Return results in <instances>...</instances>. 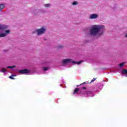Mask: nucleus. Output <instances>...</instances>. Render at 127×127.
Segmentation results:
<instances>
[{
	"label": "nucleus",
	"instance_id": "21",
	"mask_svg": "<svg viewBox=\"0 0 127 127\" xmlns=\"http://www.w3.org/2000/svg\"><path fill=\"white\" fill-rule=\"evenodd\" d=\"M90 93H91V92L88 91V92H87L86 93V94H90Z\"/></svg>",
	"mask_w": 127,
	"mask_h": 127
},
{
	"label": "nucleus",
	"instance_id": "11",
	"mask_svg": "<svg viewBox=\"0 0 127 127\" xmlns=\"http://www.w3.org/2000/svg\"><path fill=\"white\" fill-rule=\"evenodd\" d=\"M79 90L80 89L79 88H75L74 89V91L73 92V95H75V94H77V93H78V92H79Z\"/></svg>",
	"mask_w": 127,
	"mask_h": 127
},
{
	"label": "nucleus",
	"instance_id": "7",
	"mask_svg": "<svg viewBox=\"0 0 127 127\" xmlns=\"http://www.w3.org/2000/svg\"><path fill=\"white\" fill-rule=\"evenodd\" d=\"M4 7H5L4 4L3 3L0 4V10H2V9H3Z\"/></svg>",
	"mask_w": 127,
	"mask_h": 127
},
{
	"label": "nucleus",
	"instance_id": "18",
	"mask_svg": "<svg viewBox=\"0 0 127 127\" xmlns=\"http://www.w3.org/2000/svg\"><path fill=\"white\" fill-rule=\"evenodd\" d=\"M6 71V70L5 69H1L0 72H2V73H5Z\"/></svg>",
	"mask_w": 127,
	"mask_h": 127
},
{
	"label": "nucleus",
	"instance_id": "10",
	"mask_svg": "<svg viewBox=\"0 0 127 127\" xmlns=\"http://www.w3.org/2000/svg\"><path fill=\"white\" fill-rule=\"evenodd\" d=\"M16 76V75H15V74H12L11 76H9V78L10 79H11V80H14V79H15V78H14V77H15Z\"/></svg>",
	"mask_w": 127,
	"mask_h": 127
},
{
	"label": "nucleus",
	"instance_id": "14",
	"mask_svg": "<svg viewBox=\"0 0 127 127\" xmlns=\"http://www.w3.org/2000/svg\"><path fill=\"white\" fill-rule=\"evenodd\" d=\"M49 67L48 66L43 67V71H47V70H49Z\"/></svg>",
	"mask_w": 127,
	"mask_h": 127
},
{
	"label": "nucleus",
	"instance_id": "15",
	"mask_svg": "<svg viewBox=\"0 0 127 127\" xmlns=\"http://www.w3.org/2000/svg\"><path fill=\"white\" fill-rule=\"evenodd\" d=\"M119 66H120L121 67H124V66H125V63H122L121 64H119Z\"/></svg>",
	"mask_w": 127,
	"mask_h": 127
},
{
	"label": "nucleus",
	"instance_id": "12",
	"mask_svg": "<svg viewBox=\"0 0 127 127\" xmlns=\"http://www.w3.org/2000/svg\"><path fill=\"white\" fill-rule=\"evenodd\" d=\"M45 7H51V4L48 3V4H44Z\"/></svg>",
	"mask_w": 127,
	"mask_h": 127
},
{
	"label": "nucleus",
	"instance_id": "20",
	"mask_svg": "<svg viewBox=\"0 0 127 127\" xmlns=\"http://www.w3.org/2000/svg\"><path fill=\"white\" fill-rule=\"evenodd\" d=\"M96 80V78H93V79L92 80L91 82H94V81Z\"/></svg>",
	"mask_w": 127,
	"mask_h": 127
},
{
	"label": "nucleus",
	"instance_id": "8",
	"mask_svg": "<svg viewBox=\"0 0 127 127\" xmlns=\"http://www.w3.org/2000/svg\"><path fill=\"white\" fill-rule=\"evenodd\" d=\"M15 67V65L13 66H8L6 67V68H8V69H10V70H11V71H13V68H14Z\"/></svg>",
	"mask_w": 127,
	"mask_h": 127
},
{
	"label": "nucleus",
	"instance_id": "13",
	"mask_svg": "<svg viewBox=\"0 0 127 127\" xmlns=\"http://www.w3.org/2000/svg\"><path fill=\"white\" fill-rule=\"evenodd\" d=\"M9 33H10V30H5V34H9Z\"/></svg>",
	"mask_w": 127,
	"mask_h": 127
},
{
	"label": "nucleus",
	"instance_id": "2",
	"mask_svg": "<svg viewBox=\"0 0 127 127\" xmlns=\"http://www.w3.org/2000/svg\"><path fill=\"white\" fill-rule=\"evenodd\" d=\"M83 61H82L79 62H75L71 59H64L62 61V63L64 65H66V64H68L69 63H72L73 64H77L78 65H80V64Z\"/></svg>",
	"mask_w": 127,
	"mask_h": 127
},
{
	"label": "nucleus",
	"instance_id": "16",
	"mask_svg": "<svg viewBox=\"0 0 127 127\" xmlns=\"http://www.w3.org/2000/svg\"><path fill=\"white\" fill-rule=\"evenodd\" d=\"M123 74H126L127 75V69H124L122 71Z\"/></svg>",
	"mask_w": 127,
	"mask_h": 127
},
{
	"label": "nucleus",
	"instance_id": "9",
	"mask_svg": "<svg viewBox=\"0 0 127 127\" xmlns=\"http://www.w3.org/2000/svg\"><path fill=\"white\" fill-rule=\"evenodd\" d=\"M58 49H62V48H64V45H59L57 46Z\"/></svg>",
	"mask_w": 127,
	"mask_h": 127
},
{
	"label": "nucleus",
	"instance_id": "6",
	"mask_svg": "<svg viewBox=\"0 0 127 127\" xmlns=\"http://www.w3.org/2000/svg\"><path fill=\"white\" fill-rule=\"evenodd\" d=\"M98 17H99V14L96 13L91 14L89 16L90 19H97Z\"/></svg>",
	"mask_w": 127,
	"mask_h": 127
},
{
	"label": "nucleus",
	"instance_id": "3",
	"mask_svg": "<svg viewBox=\"0 0 127 127\" xmlns=\"http://www.w3.org/2000/svg\"><path fill=\"white\" fill-rule=\"evenodd\" d=\"M47 30V27H46L45 26H44L39 29H36L35 33H37V35H38V36H40L41 35L45 34Z\"/></svg>",
	"mask_w": 127,
	"mask_h": 127
},
{
	"label": "nucleus",
	"instance_id": "17",
	"mask_svg": "<svg viewBox=\"0 0 127 127\" xmlns=\"http://www.w3.org/2000/svg\"><path fill=\"white\" fill-rule=\"evenodd\" d=\"M72 4H73V5H76L78 4V2L76 1H74V2H73Z\"/></svg>",
	"mask_w": 127,
	"mask_h": 127
},
{
	"label": "nucleus",
	"instance_id": "23",
	"mask_svg": "<svg viewBox=\"0 0 127 127\" xmlns=\"http://www.w3.org/2000/svg\"><path fill=\"white\" fill-rule=\"evenodd\" d=\"M125 37H127V33L126 34Z\"/></svg>",
	"mask_w": 127,
	"mask_h": 127
},
{
	"label": "nucleus",
	"instance_id": "19",
	"mask_svg": "<svg viewBox=\"0 0 127 127\" xmlns=\"http://www.w3.org/2000/svg\"><path fill=\"white\" fill-rule=\"evenodd\" d=\"M42 13H46V12H47V11L45 10H42Z\"/></svg>",
	"mask_w": 127,
	"mask_h": 127
},
{
	"label": "nucleus",
	"instance_id": "24",
	"mask_svg": "<svg viewBox=\"0 0 127 127\" xmlns=\"http://www.w3.org/2000/svg\"><path fill=\"white\" fill-rule=\"evenodd\" d=\"M85 83L84 82L83 83L81 84V85H84V84H85Z\"/></svg>",
	"mask_w": 127,
	"mask_h": 127
},
{
	"label": "nucleus",
	"instance_id": "1",
	"mask_svg": "<svg viewBox=\"0 0 127 127\" xmlns=\"http://www.w3.org/2000/svg\"><path fill=\"white\" fill-rule=\"evenodd\" d=\"M106 27L105 25L102 24L93 25L89 29V34L90 36L99 38V37L104 35Z\"/></svg>",
	"mask_w": 127,
	"mask_h": 127
},
{
	"label": "nucleus",
	"instance_id": "4",
	"mask_svg": "<svg viewBox=\"0 0 127 127\" xmlns=\"http://www.w3.org/2000/svg\"><path fill=\"white\" fill-rule=\"evenodd\" d=\"M8 28V26L5 25H0V31H3V30H5V29H7ZM6 34L5 33H0V38L1 37H5L6 36Z\"/></svg>",
	"mask_w": 127,
	"mask_h": 127
},
{
	"label": "nucleus",
	"instance_id": "5",
	"mask_svg": "<svg viewBox=\"0 0 127 127\" xmlns=\"http://www.w3.org/2000/svg\"><path fill=\"white\" fill-rule=\"evenodd\" d=\"M19 74H29L30 70L26 69L18 70Z\"/></svg>",
	"mask_w": 127,
	"mask_h": 127
},
{
	"label": "nucleus",
	"instance_id": "22",
	"mask_svg": "<svg viewBox=\"0 0 127 127\" xmlns=\"http://www.w3.org/2000/svg\"><path fill=\"white\" fill-rule=\"evenodd\" d=\"M82 89H86V87H83Z\"/></svg>",
	"mask_w": 127,
	"mask_h": 127
}]
</instances>
